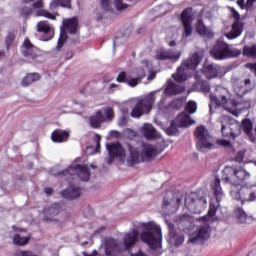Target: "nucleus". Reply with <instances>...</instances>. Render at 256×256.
Segmentation results:
<instances>
[{
  "label": "nucleus",
  "instance_id": "obj_28",
  "mask_svg": "<svg viewBox=\"0 0 256 256\" xmlns=\"http://www.w3.org/2000/svg\"><path fill=\"white\" fill-rule=\"evenodd\" d=\"M183 91H185V86L177 84L173 82V80H168L167 86L164 90V94L167 96L179 95L180 93H183Z\"/></svg>",
  "mask_w": 256,
  "mask_h": 256
},
{
  "label": "nucleus",
  "instance_id": "obj_20",
  "mask_svg": "<svg viewBox=\"0 0 256 256\" xmlns=\"http://www.w3.org/2000/svg\"><path fill=\"white\" fill-rule=\"evenodd\" d=\"M166 224L168 225V231L170 236L169 243L171 245H174V247H181V245H183V243L185 242V237L175 231V226L173 225V223L166 220Z\"/></svg>",
  "mask_w": 256,
  "mask_h": 256
},
{
  "label": "nucleus",
  "instance_id": "obj_40",
  "mask_svg": "<svg viewBox=\"0 0 256 256\" xmlns=\"http://www.w3.org/2000/svg\"><path fill=\"white\" fill-rule=\"evenodd\" d=\"M30 239L31 238L29 236H21V235L17 234L14 236L13 242L15 245L23 246V245H27V243H29Z\"/></svg>",
  "mask_w": 256,
  "mask_h": 256
},
{
  "label": "nucleus",
  "instance_id": "obj_31",
  "mask_svg": "<svg viewBox=\"0 0 256 256\" xmlns=\"http://www.w3.org/2000/svg\"><path fill=\"white\" fill-rule=\"evenodd\" d=\"M53 143H65L69 139V131L67 130H54L51 134Z\"/></svg>",
  "mask_w": 256,
  "mask_h": 256
},
{
  "label": "nucleus",
  "instance_id": "obj_44",
  "mask_svg": "<svg viewBox=\"0 0 256 256\" xmlns=\"http://www.w3.org/2000/svg\"><path fill=\"white\" fill-rule=\"evenodd\" d=\"M177 222L180 225H184V227H189L191 225V216L184 214L178 218Z\"/></svg>",
  "mask_w": 256,
  "mask_h": 256
},
{
  "label": "nucleus",
  "instance_id": "obj_59",
  "mask_svg": "<svg viewBox=\"0 0 256 256\" xmlns=\"http://www.w3.org/2000/svg\"><path fill=\"white\" fill-rule=\"evenodd\" d=\"M130 256H147V254L143 251H138L136 253H132Z\"/></svg>",
  "mask_w": 256,
  "mask_h": 256
},
{
  "label": "nucleus",
  "instance_id": "obj_56",
  "mask_svg": "<svg viewBox=\"0 0 256 256\" xmlns=\"http://www.w3.org/2000/svg\"><path fill=\"white\" fill-rule=\"evenodd\" d=\"M43 7V0H38L33 4L34 9H42Z\"/></svg>",
  "mask_w": 256,
  "mask_h": 256
},
{
  "label": "nucleus",
  "instance_id": "obj_58",
  "mask_svg": "<svg viewBox=\"0 0 256 256\" xmlns=\"http://www.w3.org/2000/svg\"><path fill=\"white\" fill-rule=\"evenodd\" d=\"M255 2L256 0H247L245 4L246 9H251L253 7V3Z\"/></svg>",
  "mask_w": 256,
  "mask_h": 256
},
{
  "label": "nucleus",
  "instance_id": "obj_10",
  "mask_svg": "<svg viewBox=\"0 0 256 256\" xmlns=\"http://www.w3.org/2000/svg\"><path fill=\"white\" fill-rule=\"evenodd\" d=\"M211 189L216 199V204L210 202L208 215L199 218V221H209V219L215 217V215H217V209H219V203H221V200L223 199V197H225V194L223 193V188H221V179H219L218 177H216L212 182Z\"/></svg>",
  "mask_w": 256,
  "mask_h": 256
},
{
  "label": "nucleus",
  "instance_id": "obj_1",
  "mask_svg": "<svg viewBox=\"0 0 256 256\" xmlns=\"http://www.w3.org/2000/svg\"><path fill=\"white\" fill-rule=\"evenodd\" d=\"M106 149L108 151V157L105 161L108 165H111L114 159H119V161L126 160L129 167H135V165H138V163L142 161H151L153 157L161 153V151H158L157 148L151 144L143 145L142 154L137 148L128 145L129 155L127 157L125 156V149L119 142L106 144Z\"/></svg>",
  "mask_w": 256,
  "mask_h": 256
},
{
  "label": "nucleus",
  "instance_id": "obj_46",
  "mask_svg": "<svg viewBox=\"0 0 256 256\" xmlns=\"http://www.w3.org/2000/svg\"><path fill=\"white\" fill-rule=\"evenodd\" d=\"M186 111L187 113H196L197 111V102L195 101H189L187 104H186Z\"/></svg>",
  "mask_w": 256,
  "mask_h": 256
},
{
  "label": "nucleus",
  "instance_id": "obj_63",
  "mask_svg": "<svg viewBox=\"0 0 256 256\" xmlns=\"http://www.w3.org/2000/svg\"><path fill=\"white\" fill-rule=\"evenodd\" d=\"M169 47H175L177 45V42L175 40H172L168 43Z\"/></svg>",
  "mask_w": 256,
  "mask_h": 256
},
{
  "label": "nucleus",
  "instance_id": "obj_25",
  "mask_svg": "<svg viewBox=\"0 0 256 256\" xmlns=\"http://www.w3.org/2000/svg\"><path fill=\"white\" fill-rule=\"evenodd\" d=\"M61 211H63V204L55 203L50 207L44 208L43 215L46 221H53V217H57Z\"/></svg>",
  "mask_w": 256,
  "mask_h": 256
},
{
  "label": "nucleus",
  "instance_id": "obj_41",
  "mask_svg": "<svg viewBox=\"0 0 256 256\" xmlns=\"http://www.w3.org/2000/svg\"><path fill=\"white\" fill-rule=\"evenodd\" d=\"M241 129L246 135H250L251 131H253V122L249 119H244L241 124Z\"/></svg>",
  "mask_w": 256,
  "mask_h": 256
},
{
  "label": "nucleus",
  "instance_id": "obj_48",
  "mask_svg": "<svg viewBox=\"0 0 256 256\" xmlns=\"http://www.w3.org/2000/svg\"><path fill=\"white\" fill-rule=\"evenodd\" d=\"M170 107H172V109H181V107H183V99L173 100L170 103Z\"/></svg>",
  "mask_w": 256,
  "mask_h": 256
},
{
  "label": "nucleus",
  "instance_id": "obj_19",
  "mask_svg": "<svg viewBox=\"0 0 256 256\" xmlns=\"http://www.w3.org/2000/svg\"><path fill=\"white\" fill-rule=\"evenodd\" d=\"M202 73L206 79H217V77L225 75V68L217 64H208L203 66Z\"/></svg>",
  "mask_w": 256,
  "mask_h": 256
},
{
  "label": "nucleus",
  "instance_id": "obj_34",
  "mask_svg": "<svg viewBox=\"0 0 256 256\" xmlns=\"http://www.w3.org/2000/svg\"><path fill=\"white\" fill-rule=\"evenodd\" d=\"M196 31H197L198 35H201L202 37H208L209 39H211V37H213V31H211V29L209 27H207V26H205V24H203V20L197 21Z\"/></svg>",
  "mask_w": 256,
  "mask_h": 256
},
{
  "label": "nucleus",
  "instance_id": "obj_8",
  "mask_svg": "<svg viewBox=\"0 0 256 256\" xmlns=\"http://www.w3.org/2000/svg\"><path fill=\"white\" fill-rule=\"evenodd\" d=\"M185 207L190 213L198 215L207 207V194L203 191L188 194L185 198Z\"/></svg>",
  "mask_w": 256,
  "mask_h": 256
},
{
  "label": "nucleus",
  "instance_id": "obj_53",
  "mask_svg": "<svg viewBox=\"0 0 256 256\" xmlns=\"http://www.w3.org/2000/svg\"><path fill=\"white\" fill-rule=\"evenodd\" d=\"M99 149H101V135L96 134V148H95V153H99Z\"/></svg>",
  "mask_w": 256,
  "mask_h": 256
},
{
  "label": "nucleus",
  "instance_id": "obj_42",
  "mask_svg": "<svg viewBox=\"0 0 256 256\" xmlns=\"http://www.w3.org/2000/svg\"><path fill=\"white\" fill-rule=\"evenodd\" d=\"M16 38H17V31L11 30L5 39V45L7 49L11 47L12 43H14Z\"/></svg>",
  "mask_w": 256,
  "mask_h": 256
},
{
  "label": "nucleus",
  "instance_id": "obj_23",
  "mask_svg": "<svg viewBox=\"0 0 256 256\" xmlns=\"http://www.w3.org/2000/svg\"><path fill=\"white\" fill-rule=\"evenodd\" d=\"M211 235V228L209 227L208 223H204L197 229V233L195 237H191L189 239L190 243H197L200 239L201 241H206Z\"/></svg>",
  "mask_w": 256,
  "mask_h": 256
},
{
  "label": "nucleus",
  "instance_id": "obj_49",
  "mask_svg": "<svg viewBox=\"0 0 256 256\" xmlns=\"http://www.w3.org/2000/svg\"><path fill=\"white\" fill-rule=\"evenodd\" d=\"M100 6L104 9V11H109L111 9V0H99Z\"/></svg>",
  "mask_w": 256,
  "mask_h": 256
},
{
  "label": "nucleus",
  "instance_id": "obj_64",
  "mask_svg": "<svg viewBox=\"0 0 256 256\" xmlns=\"http://www.w3.org/2000/svg\"><path fill=\"white\" fill-rule=\"evenodd\" d=\"M66 59H73V52H68L66 54Z\"/></svg>",
  "mask_w": 256,
  "mask_h": 256
},
{
  "label": "nucleus",
  "instance_id": "obj_24",
  "mask_svg": "<svg viewBox=\"0 0 256 256\" xmlns=\"http://www.w3.org/2000/svg\"><path fill=\"white\" fill-rule=\"evenodd\" d=\"M253 87L251 86V79L247 78L243 82H236L234 84V93L237 97H243L249 91H252Z\"/></svg>",
  "mask_w": 256,
  "mask_h": 256
},
{
  "label": "nucleus",
  "instance_id": "obj_39",
  "mask_svg": "<svg viewBox=\"0 0 256 256\" xmlns=\"http://www.w3.org/2000/svg\"><path fill=\"white\" fill-rule=\"evenodd\" d=\"M179 128H181V126H178V123L176 122V120H173L170 124V127L166 129V133L167 135H170V136L179 135Z\"/></svg>",
  "mask_w": 256,
  "mask_h": 256
},
{
  "label": "nucleus",
  "instance_id": "obj_12",
  "mask_svg": "<svg viewBox=\"0 0 256 256\" xmlns=\"http://www.w3.org/2000/svg\"><path fill=\"white\" fill-rule=\"evenodd\" d=\"M77 27H79L77 17L63 20V27L60 28V37L58 39L56 51H61L63 45H65V40L69 39L67 33L70 35H75V33H77Z\"/></svg>",
  "mask_w": 256,
  "mask_h": 256
},
{
  "label": "nucleus",
  "instance_id": "obj_16",
  "mask_svg": "<svg viewBox=\"0 0 256 256\" xmlns=\"http://www.w3.org/2000/svg\"><path fill=\"white\" fill-rule=\"evenodd\" d=\"M181 21L184 29L182 39H187V37H191V35H193V26H191V23H193V10L191 8L183 10L181 14Z\"/></svg>",
  "mask_w": 256,
  "mask_h": 256
},
{
  "label": "nucleus",
  "instance_id": "obj_32",
  "mask_svg": "<svg viewBox=\"0 0 256 256\" xmlns=\"http://www.w3.org/2000/svg\"><path fill=\"white\" fill-rule=\"evenodd\" d=\"M243 33V24L239 21H236L232 24V29L230 32L225 34L227 39H237Z\"/></svg>",
  "mask_w": 256,
  "mask_h": 256
},
{
  "label": "nucleus",
  "instance_id": "obj_6",
  "mask_svg": "<svg viewBox=\"0 0 256 256\" xmlns=\"http://www.w3.org/2000/svg\"><path fill=\"white\" fill-rule=\"evenodd\" d=\"M250 177L251 174L243 168L237 170L231 166H226L223 170L222 181L238 187L239 185H243Z\"/></svg>",
  "mask_w": 256,
  "mask_h": 256
},
{
  "label": "nucleus",
  "instance_id": "obj_17",
  "mask_svg": "<svg viewBox=\"0 0 256 256\" xmlns=\"http://www.w3.org/2000/svg\"><path fill=\"white\" fill-rule=\"evenodd\" d=\"M183 203V198L175 197L172 198H163L162 203V211L164 215H171L172 213H177V209L181 206Z\"/></svg>",
  "mask_w": 256,
  "mask_h": 256
},
{
  "label": "nucleus",
  "instance_id": "obj_5",
  "mask_svg": "<svg viewBox=\"0 0 256 256\" xmlns=\"http://www.w3.org/2000/svg\"><path fill=\"white\" fill-rule=\"evenodd\" d=\"M204 56L205 50L203 48L197 49L184 62H182V64L177 68V72L172 74L173 79H175L177 83L187 81L189 71H195V69L199 67L201 61H203Z\"/></svg>",
  "mask_w": 256,
  "mask_h": 256
},
{
  "label": "nucleus",
  "instance_id": "obj_27",
  "mask_svg": "<svg viewBox=\"0 0 256 256\" xmlns=\"http://www.w3.org/2000/svg\"><path fill=\"white\" fill-rule=\"evenodd\" d=\"M195 83L192 86V89L194 91H199L201 93H210L211 91V84H209V81L201 79V76L199 74L195 75Z\"/></svg>",
  "mask_w": 256,
  "mask_h": 256
},
{
  "label": "nucleus",
  "instance_id": "obj_29",
  "mask_svg": "<svg viewBox=\"0 0 256 256\" xmlns=\"http://www.w3.org/2000/svg\"><path fill=\"white\" fill-rule=\"evenodd\" d=\"M61 195L64 199L68 201H73V199H77L81 197V188L70 185L66 190L61 192Z\"/></svg>",
  "mask_w": 256,
  "mask_h": 256
},
{
  "label": "nucleus",
  "instance_id": "obj_61",
  "mask_svg": "<svg viewBox=\"0 0 256 256\" xmlns=\"http://www.w3.org/2000/svg\"><path fill=\"white\" fill-rule=\"evenodd\" d=\"M237 5H239V7H245V0H237Z\"/></svg>",
  "mask_w": 256,
  "mask_h": 256
},
{
  "label": "nucleus",
  "instance_id": "obj_7",
  "mask_svg": "<svg viewBox=\"0 0 256 256\" xmlns=\"http://www.w3.org/2000/svg\"><path fill=\"white\" fill-rule=\"evenodd\" d=\"M54 177H59L62 175L66 179H72L73 181H89L91 179V172L89 171V166L87 165H75L70 166L66 170L59 172V173H52Z\"/></svg>",
  "mask_w": 256,
  "mask_h": 256
},
{
  "label": "nucleus",
  "instance_id": "obj_30",
  "mask_svg": "<svg viewBox=\"0 0 256 256\" xmlns=\"http://www.w3.org/2000/svg\"><path fill=\"white\" fill-rule=\"evenodd\" d=\"M175 121L178 123V127H191L195 123V120L191 119V116L187 112L178 114Z\"/></svg>",
  "mask_w": 256,
  "mask_h": 256
},
{
  "label": "nucleus",
  "instance_id": "obj_11",
  "mask_svg": "<svg viewBox=\"0 0 256 256\" xmlns=\"http://www.w3.org/2000/svg\"><path fill=\"white\" fill-rule=\"evenodd\" d=\"M211 55L214 59L223 60L231 59L233 57H239L241 50L237 48H229V44L223 40H218L211 50Z\"/></svg>",
  "mask_w": 256,
  "mask_h": 256
},
{
  "label": "nucleus",
  "instance_id": "obj_52",
  "mask_svg": "<svg viewBox=\"0 0 256 256\" xmlns=\"http://www.w3.org/2000/svg\"><path fill=\"white\" fill-rule=\"evenodd\" d=\"M31 12H32V10L29 7H24L21 9L22 17H29V15H31Z\"/></svg>",
  "mask_w": 256,
  "mask_h": 256
},
{
  "label": "nucleus",
  "instance_id": "obj_22",
  "mask_svg": "<svg viewBox=\"0 0 256 256\" xmlns=\"http://www.w3.org/2000/svg\"><path fill=\"white\" fill-rule=\"evenodd\" d=\"M140 133L147 139L148 141H153L154 139H161V133H159L153 124L145 123L142 127H140Z\"/></svg>",
  "mask_w": 256,
  "mask_h": 256
},
{
  "label": "nucleus",
  "instance_id": "obj_43",
  "mask_svg": "<svg viewBox=\"0 0 256 256\" xmlns=\"http://www.w3.org/2000/svg\"><path fill=\"white\" fill-rule=\"evenodd\" d=\"M243 55L246 57H255L256 56V44L253 46H246L243 51Z\"/></svg>",
  "mask_w": 256,
  "mask_h": 256
},
{
  "label": "nucleus",
  "instance_id": "obj_51",
  "mask_svg": "<svg viewBox=\"0 0 256 256\" xmlns=\"http://www.w3.org/2000/svg\"><path fill=\"white\" fill-rule=\"evenodd\" d=\"M105 119L107 121V119L111 120L115 117V114L113 113V108H106L105 109Z\"/></svg>",
  "mask_w": 256,
  "mask_h": 256
},
{
  "label": "nucleus",
  "instance_id": "obj_57",
  "mask_svg": "<svg viewBox=\"0 0 256 256\" xmlns=\"http://www.w3.org/2000/svg\"><path fill=\"white\" fill-rule=\"evenodd\" d=\"M105 229H107V227H105V226L99 227L98 229H96V230L94 231L93 236H95V235H101V233H103V231H105Z\"/></svg>",
  "mask_w": 256,
  "mask_h": 256
},
{
  "label": "nucleus",
  "instance_id": "obj_9",
  "mask_svg": "<svg viewBox=\"0 0 256 256\" xmlns=\"http://www.w3.org/2000/svg\"><path fill=\"white\" fill-rule=\"evenodd\" d=\"M142 65L143 68H136L132 71V76H134V78L127 76V73L125 72H121L116 78V81H118V83H127L129 87H137L140 79L145 77V71H151L152 69L151 64L147 60H143Z\"/></svg>",
  "mask_w": 256,
  "mask_h": 256
},
{
  "label": "nucleus",
  "instance_id": "obj_3",
  "mask_svg": "<svg viewBox=\"0 0 256 256\" xmlns=\"http://www.w3.org/2000/svg\"><path fill=\"white\" fill-rule=\"evenodd\" d=\"M138 227L141 229L140 241L148 245L151 250L152 256L161 255V249L163 248V231L159 224L150 222H140Z\"/></svg>",
  "mask_w": 256,
  "mask_h": 256
},
{
  "label": "nucleus",
  "instance_id": "obj_45",
  "mask_svg": "<svg viewBox=\"0 0 256 256\" xmlns=\"http://www.w3.org/2000/svg\"><path fill=\"white\" fill-rule=\"evenodd\" d=\"M36 16L37 17H46V19H52V20H55V15L51 14L49 11L47 10H38L36 12Z\"/></svg>",
  "mask_w": 256,
  "mask_h": 256
},
{
  "label": "nucleus",
  "instance_id": "obj_13",
  "mask_svg": "<svg viewBox=\"0 0 256 256\" xmlns=\"http://www.w3.org/2000/svg\"><path fill=\"white\" fill-rule=\"evenodd\" d=\"M155 92H151L146 97L138 100L137 104L131 111V117L139 119L143 113H149L153 109V103H155Z\"/></svg>",
  "mask_w": 256,
  "mask_h": 256
},
{
  "label": "nucleus",
  "instance_id": "obj_26",
  "mask_svg": "<svg viewBox=\"0 0 256 256\" xmlns=\"http://www.w3.org/2000/svg\"><path fill=\"white\" fill-rule=\"evenodd\" d=\"M37 53H39V49L35 47L29 38H25L22 44V54L24 57H30L31 59H35L37 57Z\"/></svg>",
  "mask_w": 256,
  "mask_h": 256
},
{
  "label": "nucleus",
  "instance_id": "obj_4",
  "mask_svg": "<svg viewBox=\"0 0 256 256\" xmlns=\"http://www.w3.org/2000/svg\"><path fill=\"white\" fill-rule=\"evenodd\" d=\"M194 135L196 137V145L199 151L207 150L213 151L219 147H225L226 149H231V141L225 139L215 140L213 136L209 134V131L204 126H199L196 128Z\"/></svg>",
  "mask_w": 256,
  "mask_h": 256
},
{
  "label": "nucleus",
  "instance_id": "obj_62",
  "mask_svg": "<svg viewBox=\"0 0 256 256\" xmlns=\"http://www.w3.org/2000/svg\"><path fill=\"white\" fill-rule=\"evenodd\" d=\"M237 157H238L239 161H243V157H244L243 152H238Z\"/></svg>",
  "mask_w": 256,
  "mask_h": 256
},
{
  "label": "nucleus",
  "instance_id": "obj_55",
  "mask_svg": "<svg viewBox=\"0 0 256 256\" xmlns=\"http://www.w3.org/2000/svg\"><path fill=\"white\" fill-rule=\"evenodd\" d=\"M118 125L120 127H125V125H127V118L125 116L121 117L118 121Z\"/></svg>",
  "mask_w": 256,
  "mask_h": 256
},
{
  "label": "nucleus",
  "instance_id": "obj_33",
  "mask_svg": "<svg viewBox=\"0 0 256 256\" xmlns=\"http://www.w3.org/2000/svg\"><path fill=\"white\" fill-rule=\"evenodd\" d=\"M235 215L238 223L247 224L253 222V217L248 215V213L241 207L236 208Z\"/></svg>",
  "mask_w": 256,
  "mask_h": 256
},
{
  "label": "nucleus",
  "instance_id": "obj_2",
  "mask_svg": "<svg viewBox=\"0 0 256 256\" xmlns=\"http://www.w3.org/2000/svg\"><path fill=\"white\" fill-rule=\"evenodd\" d=\"M139 241V231L136 229H132L130 232L126 233L123 237V243L113 238H106L104 244V253L97 252L94 250L92 254H87V252H83L84 256H123L121 253L123 251H129V249H133L135 244Z\"/></svg>",
  "mask_w": 256,
  "mask_h": 256
},
{
  "label": "nucleus",
  "instance_id": "obj_36",
  "mask_svg": "<svg viewBox=\"0 0 256 256\" xmlns=\"http://www.w3.org/2000/svg\"><path fill=\"white\" fill-rule=\"evenodd\" d=\"M41 79V75L39 73H29L22 80V87H27L31 85V83H35Z\"/></svg>",
  "mask_w": 256,
  "mask_h": 256
},
{
  "label": "nucleus",
  "instance_id": "obj_37",
  "mask_svg": "<svg viewBox=\"0 0 256 256\" xmlns=\"http://www.w3.org/2000/svg\"><path fill=\"white\" fill-rule=\"evenodd\" d=\"M57 7L71 9V0H53L50 3V9H57Z\"/></svg>",
  "mask_w": 256,
  "mask_h": 256
},
{
  "label": "nucleus",
  "instance_id": "obj_60",
  "mask_svg": "<svg viewBox=\"0 0 256 256\" xmlns=\"http://www.w3.org/2000/svg\"><path fill=\"white\" fill-rule=\"evenodd\" d=\"M44 193H45L46 195H52V193H53V188H45V189H44Z\"/></svg>",
  "mask_w": 256,
  "mask_h": 256
},
{
  "label": "nucleus",
  "instance_id": "obj_50",
  "mask_svg": "<svg viewBox=\"0 0 256 256\" xmlns=\"http://www.w3.org/2000/svg\"><path fill=\"white\" fill-rule=\"evenodd\" d=\"M230 195L232 199H235V201H241V193L239 192L238 189L231 190Z\"/></svg>",
  "mask_w": 256,
  "mask_h": 256
},
{
  "label": "nucleus",
  "instance_id": "obj_54",
  "mask_svg": "<svg viewBox=\"0 0 256 256\" xmlns=\"http://www.w3.org/2000/svg\"><path fill=\"white\" fill-rule=\"evenodd\" d=\"M231 11H232V17L234 19H236V21H239V19H241L239 12H237V10H235V8H231Z\"/></svg>",
  "mask_w": 256,
  "mask_h": 256
},
{
  "label": "nucleus",
  "instance_id": "obj_18",
  "mask_svg": "<svg viewBox=\"0 0 256 256\" xmlns=\"http://www.w3.org/2000/svg\"><path fill=\"white\" fill-rule=\"evenodd\" d=\"M220 123L223 137H231L232 139L237 137V133H235L237 125L233 123V120H230L227 116H222L220 118Z\"/></svg>",
  "mask_w": 256,
  "mask_h": 256
},
{
  "label": "nucleus",
  "instance_id": "obj_14",
  "mask_svg": "<svg viewBox=\"0 0 256 256\" xmlns=\"http://www.w3.org/2000/svg\"><path fill=\"white\" fill-rule=\"evenodd\" d=\"M209 99L210 113H213V107L222 106L224 109H226V111H229L230 113L233 111V109H237V102L235 100H227V97L225 95L216 96L210 94Z\"/></svg>",
  "mask_w": 256,
  "mask_h": 256
},
{
  "label": "nucleus",
  "instance_id": "obj_15",
  "mask_svg": "<svg viewBox=\"0 0 256 256\" xmlns=\"http://www.w3.org/2000/svg\"><path fill=\"white\" fill-rule=\"evenodd\" d=\"M181 50L158 48L155 50L154 59L156 61H171L177 63L181 59Z\"/></svg>",
  "mask_w": 256,
  "mask_h": 256
},
{
  "label": "nucleus",
  "instance_id": "obj_35",
  "mask_svg": "<svg viewBox=\"0 0 256 256\" xmlns=\"http://www.w3.org/2000/svg\"><path fill=\"white\" fill-rule=\"evenodd\" d=\"M104 121H106V118L102 111H98L94 116L90 117V125L94 129H99Z\"/></svg>",
  "mask_w": 256,
  "mask_h": 256
},
{
  "label": "nucleus",
  "instance_id": "obj_38",
  "mask_svg": "<svg viewBox=\"0 0 256 256\" xmlns=\"http://www.w3.org/2000/svg\"><path fill=\"white\" fill-rule=\"evenodd\" d=\"M127 3H137V0H114V7L117 11H124V9L129 7Z\"/></svg>",
  "mask_w": 256,
  "mask_h": 256
},
{
  "label": "nucleus",
  "instance_id": "obj_21",
  "mask_svg": "<svg viewBox=\"0 0 256 256\" xmlns=\"http://www.w3.org/2000/svg\"><path fill=\"white\" fill-rule=\"evenodd\" d=\"M38 33H43V41H51L55 35V29L49 24L48 21H40L37 23Z\"/></svg>",
  "mask_w": 256,
  "mask_h": 256
},
{
  "label": "nucleus",
  "instance_id": "obj_47",
  "mask_svg": "<svg viewBox=\"0 0 256 256\" xmlns=\"http://www.w3.org/2000/svg\"><path fill=\"white\" fill-rule=\"evenodd\" d=\"M247 201H256V184L250 187Z\"/></svg>",
  "mask_w": 256,
  "mask_h": 256
}]
</instances>
